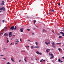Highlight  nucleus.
<instances>
[{
  "label": "nucleus",
  "instance_id": "obj_1",
  "mask_svg": "<svg viewBox=\"0 0 64 64\" xmlns=\"http://www.w3.org/2000/svg\"><path fill=\"white\" fill-rule=\"evenodd\" d=\"M6 9L4 7H2V8H0V10L2 11V10H3L4 11H5Z\"/></svg>",
  "mask_w": 64,
  "mask_h": 64
},
{
  "label": "nucleus",
  "instance_id": "obj_2",
  "mask_svg": "<svg viewBox=\"0 0 64 64\" xmlns=\"http://www.w3.org/2000/svg\"><path fill=\"white\" fill-rule=\"evenodd\" d=\"M4 1H2V3L1 4V5H2V6H3V5H4Z\"/></svg>",
  "mask_w": 64,
  "mask_h": 64
},
{
  "label": "nucleus",
  "instance_id": "obj_3",
  "mask_svg": "<svg viewBox=\"0 0 64 64\" xmlns=\"http://www.w3.org/2000/svg\"><path fill=\"white\" fill-rule=\"evenodd\" d=\"M14 29V26H12L10 28V29L12 30H13V29Z\"/></svg>",
  "mask_w": 64,
  "mask_h": 64
},
{
  "label": "nucleus",
  "instance_id": "obj_4",
  "mask_svg": "<svg viewBox=\"0 0 64 64\" xmlns=\"http://www.w3.org/2000/svg\"><path fill=\"white\" fill-rule=\"evenodd\" d=\"M51 57H50V58L52 59V58H54V56L53 55V54H52V53L51 54Z\"/></svg>",
  "mask_w": 64,
  "mask_h": 64
},
{
  "label": "nucleus",
  "instance_id": "obj_5",
  "mask_svg": "<svg viewBox=\"0 0 64 64\" xmlns=\"http://www.w3.org/2000/svg\"><path fill=\"white\" fill-rule=\"evenodd\" d=\"M12 32H10L9 33V37H11V36H10V35H12Z\"/></svg>",
  "mask_w": 64,
  "mask_h": 64
},
{
  "label": "nucleus",
  "instance_id": "obj_6",
  "mask_svg": "<svg viewBox=\"0 0 64 64\" xmlns=\"http://www.w3.org/2000/svg\"><path fill=\"white\" fill-rule=\"evenodd\" d=\"M8 35V34L7 33H5L4 34V36H7Z\"/></svg>",
  "mask_w": 64,
  "mask_h": 64
},
{
  "label": "nucleus",
  "instance_id": "obj_7",
  "mask_svg": "<svg viewBox=\"0 0 64 64\" xmlns=\"http://www.w3.org/2000/svg\"><path fill=\"white\" fill-rule=\"evenodd\" d=\"M20 31L21 32H23V28H21L20 29Z\"/></svg>",
  "mask_w": 64,
  "mask_h": 64
},
{
  "label": "nucleus",
  "instance_id": "obj_8",
  "mask_svg": "<svg viewBox=\"0 0 64 64\" xmlns=\"http://www.w3.org/2000/svg\"><path fill=\"white\" fill-rule=\"evenodd\" d=\"M42 61H44V62H45V60H43V59H42L40 61V62H42Z\"/></svg>",
  "mask_w": 64,
  "mask_h": 64
},
{
  "label": "nucleus",
  "instance_id": "obj_9",
  "mask_svg": "<svg viewBox=\"0 0 64 64\" xmlns=\"http://www.w3.org/2000/svg\"><path fill=\"white\" fill-rule=\"evenodd\" d=\"M11 60L12 61V62H15V61H14V60H13V59L12 58H11Z\"/></svg>",
  "mask_w": 64,
  "mask_h": 64
},
{
  "label": "nucleus",
  "instance_id": "obj_10",
  "mask_svg": "<svg viewBox=\"0 0 64 64\" xmlns=\"http://www.w3.org/2000/svg\"><path fill=\"white\" fill-rule=\"evenodd\" d=\"M34 48H38V49H39V48H40L38 46H35L34 47Z\"/></svg>",
  "mask_w": 64,
  "mask_h": 64
},
{
  "label": "nucleus",
  "instance_id": "obj_11",
  "mask_svg": "<svg viewBox=\"0 0 64 64\" xmlns=\"http://www.w3.org/2000/svg\"><path fill=\"white\" fill-rule=\"evenodd\" d=\"M31 48L32 49H33L34 48V47H33V46H32L31 47Z\"/></svg>",
  "mask_w": 64,
  "mask_h": 64
},
{
  "label": "nucleus",
  "instance_id": "obj_12",
  "mask_svg": "<svg viewBox=\"0 0 64 64\" xmlns=\"http://www.w3.org/2000/svg\"><path fill=\"white\" fill-rule=\"evenodd\" d=\"M58 62H60L61 61V60L60 59V58H58Z\"/></svg>",
  "mask_w": 64,
  "mask_h": 64
},
{
  "label": "nucleus",
  "instance_id": "obj_13",
  "mask_svg": "<svg viewBox=\"0 0 64 64\" xmlns=\"http://www.w3.org/2000/svg\"><path fill=\"white\" fill-rule=\"evenodd\" d=\"M62 38V36H60L58 37L59 38Z\"/></svg>",
  "mask_w": 64,
  "mask_h": 64
},
{
  "label": "nucleus",
  "instance_id": "obj_14",
  "mask_svg": "<svg viewBox=\"0 0 64 64\" xmlns=\"http://www.w3.org/2000/svg\"><path fill=\"white\" fill-rule=\"evenodd\" d=\"M35 43L36 45V46H37V45H38V42H36Z\"/></svg>",
  "mask_w": 64,
  "mask_h": 64
},
{
  "label": "nucleus",
  "instance_id": "obj_15",
  "mask_svg": "<svg viewBox=\"0 0 64 64\" xmlns=\"http://www.w3.org/2000/svg\"><path fill=\"white\" fill-rule=\"evenodd\" d=\"M37 6H38V7L39 6H41V4H38V5H37Z\"/></svg>",
  "mask_w": 64,
  "mask_h": 64
},
{
  "label": "nucleus",
  "instance_id": "obj_16",
  "mask_svg": "<svg viewBox=\"0 0 64 64\" xmlns=\"http://www.w3.org/2000/svg\"><path fill=\"white\" fill-rule=\"evenodd\" d=\"M51 12H54V10L53 9L51 11Z\"/></svg>",
  "mask_w": 64,
  "mask_h": 64
},
{
  "label": "nucleus",
  "instance_id": "obj_17",
  "mask_svg": "<svg viewBox=\"0 0 64 64\" xmlns=\"http://www.w3.org/2000/svg\"><path fill=\"white\" fill-rule=\"evenodd\" d=\"M60 33H61V34H64V33H63V32H60Z\"/></svg>",
  "mask_w": 64,
  "mask_h": 64
},
{
  "label": "nucleus",
  "instance_id": "obj_18",
  "mask_svg": "<svg viewBox=\"0 0 64 64\" xmlns=\"http://www.w3.org/2000/svg\"><path fill=\"white\" fill-rule=\"evenodd\" d=\"M54 45H55V44H54V42H53L52 43V45L53 46Z\"/></svg>",
  "mask_w": 64,
  "mask_h": 64
},
{
  "label": "nucleus",
  "instance_id": "obj_19",
  "mask_svg": "<svg viewBox=\"0 0 64 64\" xmlns=\"http://www.w3.org/2000/svg\"><path fill=\"white\" fill-rule=\"evenodd\" d=\"M36 54H39V52L38 51L36 52Z\"/></svg>",
  "mask_w": 64,
  "mask_h": 64
},
{
  "label": "nucleus",
  "instance_id": "obj_20",
  "mask_svg": "<svg viewBox=\"0 0 64 64\" xmlns=\"http://www.w3.org/2000/svg\"><path fill=\"white\" fill-rule=\"evenodd\" d=\"M45 30V29H44L42 30V32L43 33H44V31Z\"/></svg>",
  "mask_w": 64,
  "mask_h": 64
},
{
  "label": "nucleus",
  "instance_id": "obj_21",
  "mask_svg": "<svg viewBox=\"0 0 64 64\" xmlns=\"http://www.w3.org/2000/svg\"><path fill=\"white\" fill-rule=\"evenodd\" d=\"M56 44L57 45H58V44H61V43H56Z\"/></svg>",
  "mask_w": 64,
  "mask_h": 64
},
{
  "label": "nucleus",
  "instance_id": "obj_22",
  "mask_svg": "<svg viewBox=\"0 0 64 64\" xmlns=\"http://www.w3.org/2000/svg\"><path fill=\"white\" fill-rule=\"evenodd\" d=\"M14 30H16V26H15L14 28Z\"/></svg>",
  "mask_w": 64,
  "mask_h": 64
},
{
  "label": "nucleus",
  "instance_id": "obj_23",
  "mask_svg": "<svg viewBox=\"0 0 64 64\" xmlns=\"http://www.w3.org/2000/svg\"><path fill=\"white\" fill-rule=\"evenodd\" d=\"M45 43L46 44V45H48V43H47L46 42H45Z\"/></svg>",
  "mask_w": 64,
  "mask_h": 64
},
{
  "label": "nucleus",
  "instance_id": "obj_24",
  "mask_svg": "<svg viewBox=\"0 0 64 64\" xmlns=\"http://www.w3.org/2000/svg\"><path fill=\"white\" fill-rule=\"evenodd\" d=\"M7 64H10V63L9 62H8L7 63H6Z\"/></svg>",
  "mask_w": 64,
  "mask_h": 64
},
{
  "label": "nucleus",
  "instance_id": "obj_25",
  "mask_svg": "<svg viewBox=\"0 0 64 64\" xmlns=\"http://www.w3.org/2000/svg\"><path fill=\"white\" fill-rule=\"evenodd\" d=\"M46 50L47 53H48L49 52H48V50Z\"/></svg>",
  "mask_w": 64,
  "mask_h": 64
},
{
  "label": "nucleus",
  "instance_id": "obj_26",
  "mask_svg": "<svg viewBox=\"0 0 64 64\" xmlns=\"http://www.w3.org/2000/svg\"><path fill=\"white\" fill-rule=\"evenodd\" d=\"M50 42H48V44H50Z\"/></svg>",
  "mask_w": 64,
  "mask_h": 64
},
{
  "label": "nucleus",
  "instance_id": "obj_27",
  "mask_svg": "<svg viewBox=\"0 0 64 64\" xmlns=\"http://www.w3.org/2000/svg\"><path fill=\"white\" fill-rule=\"evenodd\" d=\"M58 49V50L60 51V50H61V49H60V48H59Z\"/></svg>",
  "mask_w": 64,
  "mask_h": 64
},
{
  "label": "nucleus",
  "instance_id": "obj_28",
  "mask_svg": "<svg viewBox=\"0 0 64 64\" xmlns=\"http://www.w3.org/2000/svg\"><path fill=\"white\" fill-rule=\"evenodd\" d=\"M27 30L28 31H30V29H27Z\"/></svg>",
  "mask_w": 64,
  "mask_h": 64
},
{
  "label": "nucleus",
  "instance_id": "obj_29",
  "mask_svg": "<svg viewBox=\"0 0 64 64\" xmlns=\"http://www.w3.org/2000/svg\"><path fill=\"white\" fill-rule=\"evenodd\" d=\"M9 42V40H7V43H8Z\"/></svg>",
  "mask_w": 64,
  "mask_h": 64
},
{
  "label": "nucleus",
  "instance_id": "obj_30",
  "mask_svg": "<svg viewBox=\"0 0 64 64\" xmlns=\"http://www.w3.org/2000/svg\"><path fill=\"white\" fill-rule=\"evenodd\" d=\"M38 54H40V55H42V54L41 52L39 53Z\"/></svg>",
  "mask_w": 64,
  "mask_h": 64
},
{
  "label": "nucleus",
  "instance_id": "obj_31",
  "mask_svg": "<svg viewBox=\"0 0 64 64\" xmlns=\"http://www.w3.org/2000/svg\"><path fill=\"white\" fill-rule=\"evenodd\" d=\"M4 22H5V20H3L2 21V22H3V23Z\"/></svg>",
  "mask_w": 64,
  "mask_h": 64
},
{
  "label": "nucleus",
  "instance_id": "obj_32",
  "mask_svg": "<svg viewBox=\"0 0 64 64\" xmlns=\"http://www.w3.org/2000/svg\"><path fill=\"white\" fill-rule=\"evenodd\" d=\"M58 5H59V6H60V3H59L58 4Z\"/></svg>",
  "mask_w": 64,
  "mask_h": 64
},
{
  "label": "nucleus",
  "instance_id": "obj_33",
  "mask_svg": "<svg viewBox=\"0 0 64 64\" xmlns=\"http://www.w3.org/2000/svg\"><path fill=\"white\" fill-rule=\"evenodd\" d=\"M32 29H33V30H35L36 29V28H32Z\"/></svg>",
  "mask_w": 64,
  "mask_h": 64
},
{
  "label": "nucleus",
  "instance_id": "obj_34",
  "mask_svg": "<svg viewBox=\"0 0 64 64\" xmlns=\"http://www.w3.org/2000/svg\"><path fill=\"white\" fill-rule=\"evenodd\" d=\"M3 59H4V60H6V58H4Z\"/></svg>",
  "mask_w": 64,
  "mask_h": 64
},
{
  "label": "nucleus",
  "instance_id": "obj_35",
  "mask_svg": "<svg viewBox=\"0 0 64 64\" xmlns=\"http://www.w3.org/2000/svg\"><path fill=\"white\" fill-rule=\"evenodd\" d=\"M19 42V41H18V40L17 41H16V42Z\"/></svg>",
  "mask_w": 64,
  "mask_h": 64
},
{
  "label": "nucleus",
  "instance_id": "obj_36",
  "mask_svg": "<svg viewBox=\"0 0 64 64\" xmlns=\"http://www.w3.org/2000/svg\"><path fill=\"white\" fill-rule=\"evenodd\" d=\"M53 47L54 48H55V46H53Z\"/></svg>",
  "mask_w": 64,
  "mask_h": 64
},
{
  "label": "nucleus",
  "instance_id": "obj_37",
  "mask_svg": "<svg viewBox=\"0 0 64 64\" xmlns=\"http://www.w3.org/2000/svg\"><path fill=\"white\" fill-rule=\"evenodd\" d=\"M21 52H25V51L24 50V51H21Z\"/></svg>",
  "mask_w": 64,
  "mask_h": 64
},
{
  "label": "nucleus",
  "instance_id": "obj_38",
  "mask_svg": "<svg viewBox=\"0 0 64 64\" xmlns=\"http://www.w3.org/2000/svg\"><path fill=\"white\" fill-rule=\"evenodd\" d=\"M24 61H26V62H27V61H26V60L25 59V58H24Z\"/></svg>",
  "mask_w": 64,
  "mask_h": 64
},
{
  "label": "nucleus",
  "instance_id": "obj_39",
  "mask_svg": "<svg viewBox=\"0 0 64 64\" xmlns=\"http://www.w3.org/2000/svg\"><path fill=\"white\" fill-rule=\"evenodd\" d=\"M28 41L29 42H30V40H28Z\"/></svg>",
  "mask_w": 64,
  "mask_h": 64
},
{
  "label": "nucleus",
  "instance_id": "obj_40",
  "mask_svg": "<svg viewBox=\"0 0 64 64\" xmlns=\"http://www.w3.org/2000/svg\"><path fill=\"white\" fill-rule=\"evenodd\" d=\"M18 42H16L15 43V44H18Z\"/></svg>",
  "mask_w": 64,
  "mask_h": 64
},
{
  "label": "nucleus",
  "instance_id": "obj_41",
  "mask_svg": "<svg viewBox=\"0 0 64 64\" xmlns=\"http://www.w3.org/2000/svg\"><path fill=\"white\" fill-rule=\"evenodd\" d=\"M0 56H4L3 55H0Z\"/></svg>",
  "mask_w": 64,
  "mask_h": 64
},
{
  "label": "nucleus",
  "instance_id": "obj_42",
  "mask_svg": "<svg viewBox=\"0 0 64 64\" xmlns=\"http://www.w3.org/2000/svg\"><path fill=\"white\" fill-rule=\"evenodd\" d=\"M62 36H64V34H62Z\"/></svg>",
  "mask_w": 64,
  "mask_h": 64
},
{
  "label": "nucleus",
  "instance_id": "obj_43",
  "mask_svg": "<svg viewBox=\"0 0 64 64\" xmlns=\"http://www.w3.org/2000/svg\"><path fill=\"white\" fill-rule=\"evenodd\" d=\"M49 54L50 56L51 55V54H50V53Z\"/></svg>",
  "mask_w": 64,
  "mask_h": 64
},
{
  "label": "nucleus",
  "instance_id": "obj_44",
  "mask_svg": "<svg viewBox=\"0 0 64 64\" xmlns=\"http://www.w3.org/2000/svg\"><path fill=\"white\" fill-rule=\"evenodd\" d=\"M4 50H5V49H6V48H4Z\"/></svg>",
  "mask_w": 64,
  "mask_h": 64
},
{
  "label": "nucleus",
  "instance_id": "obj_45",
  "mask_svg": "<svg viewBox=\"0 0 64 64\" xmlns=\"http://www.w3.org/2000/svg\"><path fill=\"white\" fill-rule=\"evenodd\" d=\"M48 15H50V13H48Z\"/></svg>",
  "mask_w": 64,
  "mask_h": 64
},
{
  "label": "nucleus",
  "instance_id": "obj_46",
  "mask_svg": "<svg viewBox=\"0 0 64 64\" xmlns=\"http://www.w3.org/2000/svg\"><path fill=\"white\" fill-rule=\"evenodd\" d=\"M62 58H63V59H64V56L63 57H62Z\"/></svg>",
  "mask_w": 64,
  "mask_h": 64
},
{
  "label": "nucleus",
  "instance_id": "obj_47",
  "mask_svg": "<svg viewBox=\"0 0 64 64\" xmlns=\"http://www.w3.org/2000/svg\"><path fill=\"white\" fill-rule=\"evenodd\" d=\"M31 59L32 60H33V58H31Z\"/></svg>",
  "mask_w": 64,
  "mask_h": 64
},
{
  "label": "nucleus",
  "instance_id": "obj_48",
  "mask_svg": "<svg viewBox=\"0 0 64 64\" xmlns=\"http://www.w3.org/2000/svg\"><path fill=\"white\" fill-rule=\"evenodd\" d=\"M20 41L21 42V41H21V38H20Z\"/></svg>",
  "mask_w": 64,
  "mask_h": 64
},
{
  "label": "nucleus",
  "instance_id": "obj_49",
  "mask_svg": "<svg viewBox=\"0 0 64 64\" xmlns=\"http://www.w3.org/2000/svg\"><path fill=\"white\" fill-rule=\"evenodd\" d=\"M63 62L62 61H60V63H62Z\"/></svg>",
  "mask_w": 64,
  "mask_h": 64
},
{
  "label": "nucleus",
  "instance_id": "obj_50",
  "mask_svg": "<svg viewBox=\"0 0 64 64\" xmlns=\"http://www.w3.org/2000/svg\"><path fill=\"white\" fill-rule=\"evenodd\" d=\"M6 38H7V40H8V38L7 37H6Z\"/></svg>",
  "mask_w": 64,
  "mask_h": 64
},
{
  "label": "nucleus",
  "instance_id": "obj_51",
  "mask_svg": "<svg viewBox=\"0 0 64 64\" xmlns=\"http://www.w3.org/2000/svg\"><path fill=\"white\" fill-rule=\"evenodd\" d=\"M21 60H20L19 61V62H21Z\"/></svg>",
  "mask_w": 64,
  "mask_h": 64
},
{
  "label": "nucleus",
  "instance_id": "obj_52",
  "mask_svg": "<svg viewBox=\"0 0 64 64\" xmlns=\"http://www.w3.org/2000/svg\"><path fill=\"white\" fill-rule=\"evenodd\" d=\"M13 36H15V35H14V34L13 35Z\"/></svg>",
  "mask_w": 64,
  "mask_h": 64
},
{
  "label": "nucleus",
  "instance_id": "obj_53",
  "mask_svg": "<svg viewBox=\"0 0 64 64\" xmlns=\"http://www.w3.org/2000/svg\"><path fill=\"white\" fill-rule=\"evenodd\" d=\"M58 35H60V34L58 33Z\"/></svg>",
  "mask_w": 64,
  "mask_h": 64
},
{
  "label": "nucleus",
  "instance_id": "obj_54",
  "mask_svg": "<svg viewBox=\"0 0 64 64\" xmlns=\"http://www.w3.org/2000/svg\"><path fill=\"white\" fill-rule=\"evenodd\" d=\"M12 43L10 44V45H12Z\"/></svg>",
  "mask_w": 64,
  "mask_h": 64
},
{
  "label": "nucleus",
  "instance_id": "obj_55",
  "mask_svg": "<svg viewBox=\"0 0 64 64\" xmlns=\"http://www.w3.org/2000/svg\"><path fill=\"white\" fill-rule=\"evenodd\" d=\"M36 26V27H37V28H38V26Z\"/></svg>",
  "mask_w": 64,
  "mask_h": 64
},
{
  "label": "nucleus",
  "instance_id": "obj_56",
  "mask_svg": "<svg viewBox=\"0 0 64 64\" xmlns=\"http://www.w3.org/2000/svg\"><path fill=\"white\" fill-rule=\"evenodd\" d=\"M24 35H25V34H22V36H24Z\"/></svg>",
  "mask_w": 64,
  "mask_h": 64
},
{
  "label": "nucleus",
  "instance_id": "obj_57",
  "mask_svg": "<svg viewBox=\"0 0 64 64\" xmlns=\"http://www.w3.org/2000/svg\"><path fill=\"white\" fill-rule=\"evenodd\" d=\"M62 31H64V29L62 30Z\"/></svg>",
  "mask_w": 64,
  "mask_h": 64
},
{
  "label": "nucleus",
  "instance_id": "obj_58",
  "mask_svg": "<svg viewBox=\"0 0 64 64\" xmlns=\"http://www.w3.org/2000/svg\"><path fill=\"white\" fill-rule=\"evenodd\" d=\"M35 22H34V24H35Z\"/></svg>",
  "mask_w": 64,
  "mask_h": 64
},
{
  "label": "nucleus",
  "instance_id": "obj_59",
  "mask_svg": "<svg viewBox=\"0 0 64 64\" xmlns=\"http://www.w3.org/2000/svg\"><path fill=\"white\" fill-rule=\"evenodd\" d=\"M62 28V29H64V28Z\"/></svg>",
  "mask_w": 64,
  "mask_h": 64
},
{
  "label": "nucleus",
  "instance_id": "obj_60",
  "mask_svg": "<svg viewBox=\"0 0 64 64\" xmlns=\"http://www.w3.org/2000/svg\"><path fill=\"white\" fill-rule=\"evenodd\" d=\"M47 50H49V49H47Z\"/></svg>",
  "mask_w": 64,
  "mask_h": 64
},
{
  "label": "nucleus",
  "instance_id": "obj_61",
  "mask_svg": "<svg viewBox=\"0 0 64 64\" xmlns=\"http://www.w3.org/2000/svg\"><path fill=\"white\" fill-rule=\"evenodd\" d=\"M27 58V57L25 58V59H26Z\"/></svg>",
  "mask_w": 64,
  "mask_h": 64
},
{
  "label": "nucleus",
  "instance_id": "obj_62",
  "mask_svg": "<svg viewBox=\"0 0 64 64\" xmlns=\"http://www.w3.org/2000/svg\"><path fill=\"white\" fill-rule=\"evenodd\" d=\"M32 34V35H33V34H34V33H33Z\"/></svg>",
  "mask_w": 64,
  "mask_h": 64
},
{
  "label": "nucleus",
  "instance_id": "obj_63",
  "mask_svg": "<svg viewBox=\"0 0 64 64\" xmlns=\"http://www.w3.org/2000/svg\"><path fill=\"white\" fill-rule=\"evenodd\" d=\"M2 12V11H0V12Z\"/></svg>",
  "mask_w": 64,
  "mask_h": 64
},
{
  "label": "nucleus",
  "instance_id": "obj_64",
  "mask_svg": "<svg viewBox=\"0 0 64 64\" xmlns=\"http://www.w3.org/2000/svg\"><path fill=\"white\" fill-rule=\"evenodd\" d=\"M28 47H29L30 46H28Z\"/></svg>",
  "mask_w": 64,
  "mask_h": 64
}]
</instances>
